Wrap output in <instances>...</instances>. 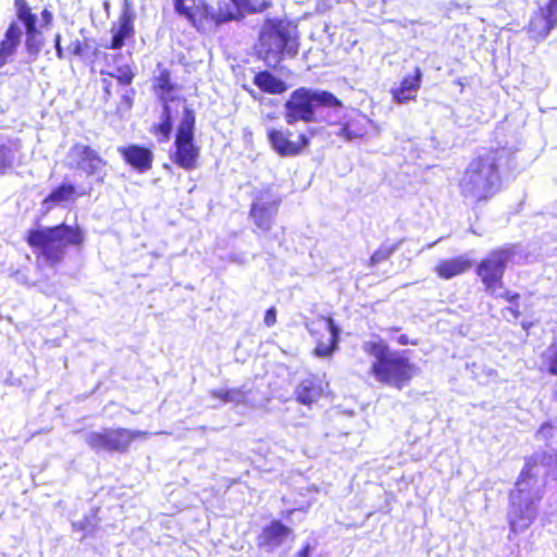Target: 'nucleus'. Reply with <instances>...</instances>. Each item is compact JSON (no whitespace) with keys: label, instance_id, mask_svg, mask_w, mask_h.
<instances>
[{"label":"nucleus","instance_id":"nucleus-9","mask_svg":"<svg viewBox=\"0 0 557 557\" xmlns=\"http://www.w3.org/2000/svg\"><path fill=\"white\" fill-rule=\"evenodd\" d=\"M148 436L149 433L147 431L107 428L89 433L86 436V443L96 453L126 454L134 441L147 438Z\"/></svg>","mask_w":557,"mask_h":557},{"label":"nucleus","instance_id":"nucleus-47","mask_svg":"<svg viewBox=\"0 0 557 557\" xmlns=\"http://www.w3.org/2000/svg\"><path fill=\"white\" fill-rule=\"evenodd\" d=\"M295 510L294 509H289L287 511L284 512V517L288 518Z\"/></svg>","mask_w":557,"mask_h":557},{"label":"nucleus","instance_id":"nucleus-38","mask_svg":"<svg viewBox=\"0 0 557 557\" xmlns=\"http://www.w3.org/2000/svg\"><path fill=\"white\" fill-rule=\"evenodd\" d=\"M557 24V0H548L546 5L542 8Z\"/></svg>","mask_w":557,"mask_h":557},{"label":"nucleus","instance_id":"nucleus-19","mask_svg":"<svg viewBox=\"0 0 557 557\" xmlns=\"http://www.w3.org/2000/svg\"><path fill=\"white\" fill-rule=\"evenodd\" d=\"M471 268L472 261L469 258L456 256L440 260L433 270L438 278L448 281L467 273Z\"/></svg>","mask_w":557,"mask_h":557},{"label":"nucleus","instance_id":"nucleus-50","mask_svg":"<svg viewBox=\"0 0 557 557\" xmlns=\"http://www.w3.org/2000/svg\"><path fill=\"white\" fill-rule=\"evenodd\" d=\"M554 397L557 400V391L555 392Z\"/></svg>","mask_w":557,"mask_h":557},{"label":"nucleus","instance_id":"nucleus-35","mask_svg":"<svg viewBox=\"0 0 557 557\" xmlns=\"http://www.w3.org/2000/svg\"><path fill=\"white\" fill-rule=\"evenodd\" d=\"M546 454L543 453L542 456L533 455L525 459L523 467L534 471L535 468H537L540 465L543 463V460L545 459Z\"/></svg>","mask_w":557,"mask_h":557},{"label":"nucleus","instance_id":"nucleus-34","mask_svg":"<svg viewBox=\"0 0 557 557\" xmlns=\"http://www.w3.org/2000/svg\"><path fill=\"white\" fill-rule=\"evenodd\" d=\"M88 48L89 46L86 40L76 39L70 42L67 52L72 57H82L87 52Z\"/></svg>","mask_w":557,"mask_h":557},{"label":"nucleus","instance_id":"nucleus-40","mask_svg":"<svg viewBox=\"0 0 557 557\" xmlns=\"http://www.w3.org/2000/svg\"><path fill=\"white\" fill-rule=\"evenodd\" d=\"M500 297L506 300L509 304L518 305V301L520 299V294L516 292L506 290L504 292Z\"/></svg>","mask_w":557,"mask_h":557},{"label":"nucleus","instance_id":"nucleus-10","mask_svg":"<svg viewBox=\"0 0 557 557\" xmlns=\"http://www.w3.org/2000/svg\"><path fill=\"white\" fill-rule=\"evenodd\" d=\"M313 128L298 132L289 127H271L267 131V139L272 150L283 158L302 154L310 146Z\"/></svg>","mask_w":557,"mask_h":557},{"label":"nucleus","instance_id":"nucleus-41","mask_svg":"<svg viewBox=\"0 0 557 557\" xmlns=\"http://www.w3.org/2000/svg\"><path fill=\"white\" fill-rule=\"evenodd\" d=\"M535 476L534 474V471L532 470H529L527 468H522L521 471H520V474L518 476V480L516 482L517 485H519L520 483L527 481V480H531Z\"/></svg>","mask_w":557,"mask_h":557},{"label":"nucleus","instance_id":"nucleus-36","mask_svg":"<svg viewBox=\"0 0 557 557\" xmlns=\"http://www.w3.org/2000/svg\"><path fill=\"white\" fill-rule=\"evenodd\" d=\"M134 95L135 90H129L127 94L123 95L120 100V109L122 110H131L134 104Z\"/></svg>","mask_w":557,"mask_h":557},{"label":"nucleus","instance_id":"nucleus-48","mask_svg":"<svg viewBox=\"0 0 557 557\" xmlns=\"http://www.w3.org/2000/svg\"><path fill=\"white\" fill-rule=\"evenodd\" d=\"M552 425L549 423H544L542 424L541 429H544V428H550Z\"/></svg>","mask_w":557,"mask_h":557},{"label":"nucleus","instance_id":"nucleus-25","mask_svg":"<svg viewBox=\"0 0 557 557\" xmlns=\"http://www.w3.org/2000/svg\"><path fill=\"white\" fill-rule=\"evenodd\" d=\"M252 82L264 94L281 95L287 90L286 83L267 70L257 72Z\"/></svg>","mask_w":557,"mask_h":557},{"label":"nucleus","instance_id":"nucleus-24","mask_svg":"<svg viewBox=\"0 0 557 557\" xmlns=\"http://www.w3.org/2000/svg\"><path fill=\"white\" fill-rule=\"evenodd\" d=\"M556 26L554 20L541 8L530 18L527 32L534 40L545 38Z\"/></svg>","mask_w":557,"mask_h":557},{"label":"nucleus","instance_id":"nucleus-49","mask_svg":"<svg viewBox=\"0 0 557 557\" xmlns=\"http://www.w3.org/2000/svg\"><path fill=\"white\" fill-rule=\"evenodd\" d=\"M392 332H398L399 331V327H392L391 329Z\"/></svg>","mask_w":557,"mask_h":557},{"label":"nucleus","instance_id":"nucleus-8","mask_svg":"<svg viewBox=\"0 0 557 557\" xmlns=\"http://www.w3.org/2000/svg\"><path fill=\"white\" fill-rule=\"evenodd\" d=\"M516 256V247L506 245L492 249L482 258L475 268V274L482 282L486 293H494L504 286V276L509 263Z\"/></svg>","mask_w":557,"mask_h":557},{"label":"nucleus","instance_id":"nucleus-28","mask_svg":"<svg viewBox=\"0 0 557 557\" xmlns=\"http://www.w3.org/2000/svg\"><path fill=\"white\" fill-rule=\"evenodd\" d=\"M159 73L153 78L152 88L156 94L163 99L164 96H169L178 89V86L172 82L171 71L164 67L161 63L157 65Z\"/></svg>","mask_w":557,"mask_h":557},{"label":"nucleus","instance_id":"nucleus-17","mask_svg":"<svg viewBox=\"0 0 557 557\" xmlns=\"http://www.w3.org/2000/svg\"><path fill=\"white\" fill-rule=\"evenodd\" d=\"M111 41L106 46L108 49L120 50L127 40H132L135 36L134 14L129 10H124L116 23L111 26Z\"/></svg>","mask_w":557,"mask_h":557},{"label":"nucleus","instance_id":"nucleus-20","mask_svg":"<svg viewBox=\"0 0 557 557\" xmlns=\"http://www.w3.org/2000/svg\"><path fill=\"white\" fill-rule=\"evenodd\" d=\"M289 537H294L293 530L281 520L274 519L262 529L259 535V545L277 547Z\"/></svg>","mask_w":557,"mask_h":557},{"label":"nucleus","instance_id":"nucleus-14","mask_svg":"<svg viewBox=\"0 0 557 557\" xmlns=\"http://www.w3.org/2000/svg\"><path fill=\"white\" fill-rule=\"evenodd\" d=\"M69 153L74 159L75 168L88 176L99 174L108 165L107 160L90 145L75 143Z\"/></svg>","mask_w":557,"mask_h":557},{"label":"nucleus","instance_id":"nucleus-29","mask_svg":"<svg viewBox=\"0 0 557 557\" xmlns=\"http://www.w3.org/2000/svg\"><path fill=\"white\" fill-rule=\"evenodd\" d=\"M210 396L221 404L244 405L248 401L247 393L243 388L212 389Z\"/></svg>","mask_w":557,"mask_h":557},{"label":"nucleus","instance_id":"nucleus-46","mask_svg":"<svg viewBox=\"0 0 557 557\" xmlns=\"http://www.w3.org/2000/svg\"><path fill=\"white\" fill-rule=\"evenodd\" d=\"M508 310L510 311V313L512 314V317H513L515 319H518V318L521 315V311H520V309H519V306H518V305H517V306H515V307H510V308H508Z\"/></svg>","mask_w":557,"mask_h":557},{"label":"nucleus","instance_id":"nucleus-33","mask_svg":"<svg viewBox=\"0 0 557 557\" xmlns=\"http://www.w3.org/2000/svg\"><path fill=\"white\" fill-rule=\"evenodd\" d=\"M101 74H106L110 77L115 78L117 83L122 86H129L133 83L136 75L132 66L128 64L119 66L116 69V73L101 71Z\"/></svg>","mask_w":557,"mask_h":557},{"label":"nucleus","instance_id":"nucleus-45","mask_svg":"<svg viewBox=\"0 0 557 557\" xmlns=\"http://www.w3.org/2000/svg\"><path fill=\"white\" fill-rule=\"evenodd\" d=\"M397 343L399 345H418L419 341L418 339H409L407 335H400L398 338H397Z\"/></svg>","mask_w":557,"mask_h":557},{"label":"nucleus","instance_id":"nucleus-23","mask_svg":"<svg viewBox=\"0 0 557 557\" xmlns=\"http://www.w3.org/2000/svg\"><path fill=\"white\" fill-rule=\"evenodd\" d=\"M323 395V386L317 379H305L300 381L295 389V399L305 406H312Z\"/></svg>","mask_w":557,"mask_h":557},{"label":"nucleus","instance_id":"nucleus-44","mask_svg":"<svg viewBox=\"0 0 557 557\" xmlns=\"http://www.w3.org/2000/svg\"><path fill=\"white\" fill-rule=\"evenodd\" d=\"M312 547L309 543L302 545V547L296 553L295 557H309Z\"/></svg>","mask_w":557,"mask_h":557},{"label":"nucleus","instance_id":"nucleus-27","mask_svg":"<svg viewBox=\"0 0 557 557\" xmlns=\"http://www.w3.org/2000/svg\"><path fill=\"white\" fill-rule=\"evenodd\" d=\"M82 195L83 193H79L75 185L62 183L48 194L44 199V203L57 206L67 201L74 202Z\"/></svg>","mask_w":557,"mask_h":557},{"label":"nucleus","instance_id":"nucleus-2","mask_svg":"<svg viewBox=\"0 0 557 557\" xmlns=\"http://www.w3.org/2000/svg\"><path fill=\"white\" fill-rule=\"evenodd\" d=\"M24 240L38 262L54 268L64 261L67 247L81 249L84 246L86 234L78 224L60 223L29 228Z\"/></svg>","mask_w":557,"mask_h":557},{"label":"nucleus","instance_id":"nucleus-30","mask_svg":"<svg viewBox=\"0 0 557 557\" xmlns=\"http://www.w3.org/2000/svg\"><path fill=\"white\" fill-rule=\"evenodd\" d=\"M541 371L557 376V338L541 354Z\"/></svg>","mask_w":557,"mask_h":557},{"label":"nucleus","instance_id":"nucleus-26","mask_svg":"<svg viewBox=\"0 0 557 557\" xmlns=\"http://www.w3.org/2000/svg\"><path fill=\"white\" fill-rule=\"evenodd\" d=\"M149 131L157 137L159 143L163 144L169 141L173 131L172 111L169 99H163L161 121L154 123Z\"/></svg>","mask_w":557,"mask_h":557},{"label":"nucleus","instance_id":"nucleus-18","mask_svg":"<svg viewBox=\"0 0 557 557\" xmlns=\"http://www.w3.org/2000/svg\"><path fill=\"white\" fill-rule=\"evenodd\" d=\"M422 84V70L416 66L411 75L403 77L399 85L391 89L393 101L404 104L414 101Z\"/></svg>","mask_w":557,"mask_h":557},{"label":"nucleus","instance_id":"nucleus-1","mask_svg":"<svg viewBox=\"0 0 557 557\" xmlns=\"http://www.w3.org/2000/svg\"><path fill=\"white\" fill-rule=\"evenodd\" d=\"M227 3L214 9L208 0H173L176 14L185 18L198 33H209L223 24L243 20L247 14H259L269 10L271 0H230Z\"/></svg>","mask_w":557,"mask_h":557},{"label":"nucleus","instance_id":"nucleus-22","mask_svg":"<svg viewBox=\"0 0 557 557\" xmlns=\"http://www.w3.org/2000/svg\"><path fill=\"white\" fill-rule=\"evenodd\" d=\"M22 39V30L16 22H11L0 40V69L8 64L16 53Z\"/></svg>","mask_w":557,"mask_h":557},{"label":"nucleus","instance_id":"nucleus-21","mask_svg":"<svg viewBox=\"0 0 557 557\" xmlns=\"http://www.w3.org/2000/svg\"><path fill=\"white\" fill-rule=\"evenodd\" d=\"M369 119L359 111H352L346 120L341 123L338 136L347 140L361 139L368 134Z\"/></svg>","mask_w":557,"mask_h":557},{"label":"nucleus","instance_id":"nucleus-37","mask_svg":"<svg viewBox=\"0 0 557 557\" xmlns=\"http://www.w3.org/2000/svg\"><path fill=\"white\" fill-rule=\"evenodd\" d=\"M277 310L275 307H270L264 312L263 323L265 326L271 327L276 323Z\"/></svg>","mask_w":557,"mask_h":557},{"label":"nucleus","instance_id":"nucleus-42","mask_svg":"<svg viewBox=\"0 0 557 557\" xmlns=\"http://www.w3.org/2000/svg\"><path fill=\"white\" fill-rule=\"evenodd\" d=\"M61 34H55L54 36V48H55V54H57V58L59 60H62L64 59V51H63V48L61 46Z\"/></svg>","mask_w":557,"mask_h":557},{"label":"nucleus","instance_id":"nucleus-39","mask_svg":"<svg viewBox=\"0 0 557 557\" xmlns=\"http://www.w3.org/2000/svg\"><path fill=\"white\" fill-rule=\"evenodd\" d=\"M101 82H102V89H103V99L106 101H108L113 96V90H112L113 84H112L111 79H109V78H102Z\"/></svg>","mask_w":557,"mask_h":557},{"label":"nucleus","instance_id":"nucleus-4","mask_svg":"<svg viewBox=\"0 0 557 557\" xmlns=\"http://www.w3.org/2000/svg\"><path fill=\"white\" fill-rule=\"evenodd\" d=\"M299 51V36L295 26L282 18H267L256 44L257 57L267 64H278L285 57Z\"/></svg>","mask_w":557,"mask_h":557},{"label":"nucleus","instance_id":"nucleus-6","mask_svg":"<svg viewBox=\"0 0 557 557\" xmlns=\"http://www.w3.org/2000/svg\"><path fill=\"white\" fill-rule=\"evenodd\" d=\"M343 102L329 90H317L307 87L296 88L284 103V117L292 125L298 121L312 123L317 121L319 109L342 108Z\"/></svg>","mask_w":557,"mask_h":557},{"label":"nucleus","instance_id":"nucleus-13","mask_svg":"<svg viewBox=\"0 0 557 557\" xmlns=\"http://www.w3.org/2000/svg\"><path fill=\"white\" fill-rule=\"evenodd\" d=\"M14 9L17 20L25 27V49L32 60L37 59L42 47L44 39L37 28V15L33 12L27 0H14Z\"/></svg>","mask_w":557,"mask_h":557},{"label":"nucleus","instance_id":"nucleus-31","mask_svg":"<svg viewBox=\"0 0 557 557\" xmlns=\"http://www.w3.org/2000/svg\"><path fill=\"white\" fill-rule=\"evenodd\" d=\"M400 243H401V240H399L395 244H392V245L382 244L370 256V258L368 260V267L375 268L380 263L387 261L392 257V255L396 251V249L399 247Z\"/></svg>","mask_w":557,"mask_h":557},{"label":"nucleus","instance_id":"nucleus-12","mask_svg":"<svg viewBox=\"0 0 557 557\" xmlns=\"http://www.w3.org/2000/svg\"><path fill=\"white\" fill-rule=\"evenodd\" d=\"M307 329L314 339L317 357H330L338 348L339 329L331 317L319 315L307 323Z\"/></svg>","mask_w":557,"mask_h":557},{"label":"nucleus","instance_id":"nucleus-7","mask_svg":"<svg viewBox=\"0 0 557 557\" xmlns=\"http://www.w3.org/2000/svg\"><path fill=\"white\" fill-rule=\"evenodd\" d=\"M195 113L185 107L174 135L173 150L169 156L176 166L185 171H193L199 164L200 147L195 140Z\"/></svg>","mask_w":557,"mask_h":557},{"label":"nucleus","instance_id":"nucleus-5","mask_svg":"<svg viewBox=\"0 0 557 557\" xmlns=\"http://www.w3.org/2000/svg\"><path fill=\"white\" fill-rule=\"evenodd\" d=\"M496 151L478 156L463 172L459 182L460 193L465 198L472 199L475 203L490 200L500 187V173Z\"/></svg>","mask_w":557,"mask_h":557},{"label":"nucleus","instance_id":"nucleus-11","mask_svg":"<svg viewBox=\"0 0 557 557\" xmlns=\"http://www.w3.org/2000/svg\"><path fill=\"white\" fill-rule=\"evenodd\" d=\"M281 206V198L270 187L258 190L251 201L249 218L262 232L271 231Z\"/></svg>","mask_w":557,"mask_h":557},{"label":"nucleus","instance_id":"nucleus-3","mask_svg":"<svg viewBox=\"0 0 557 557\" xmlns=\"http://www.w3.org/2000/svg\"><path fill=\"white\" fill-rule=\"evenodd\" d=\"M363 351L373 360L369 374L381 385L401 391L417 374V367L403 351L392 350L379 338L362 344Z\"/></svg>","mask_w":557,"mask_h":557},{"label":"nucleus","instance_id":"nucleus-16","mask_svg":"<svg viewBox=\"0 0 557 557\" xmlns=\"http://www.w3.org/2000/svg\"><path fill=\"white\" fill-rule=\"evenodd\" d=\"M123 161L138 173H146L152 169L154 154L146 146L129 144L117 148Z\"/></svg>","mask_w":557,"mask_h":557},{"label":"nucleus","instance_id":"nucleus-43","mask_svg":"<svg viewBox=\"0 0 557 557\" xmlns=\"http://www.w3.org/2000/svg\"><path fill=\"white\" fill-rule=\"evenodd\" d=\"M40 16H41V21H42V26H49L52 23L53 14L47 8H45L41 11Z\"/></svg>","mask_w":557,"mask_h":557},{"label":"nucleus","instance_id":"nucleus-32","mask_svg":"<svg viewBox=\"0 0 557 557\" xmlns=\"http://www.w3.org/2000/svg\"><path fill=\"white\" fill-rule=\"evenodd\" d=\"M99 508H92L90 512L78 521L72 523L73 531L92 534L97 530Z\"/></svg>","mask_w":557,"mask_h":557},{"label":"nucleus","instance_id":"nucleus-15","mask_svg":"<svg viewBox=\"0 0 557 557\" xmlns=\"http://www.w3.org/2000/svg\"><path fill=\"white\" fill-rule=\"evenodd\" d=\"M23 145L18 138L0 136V176L13 172L24 163Z\"/></svg>","mask_w":557,"mask_h":557}]
</instances>
